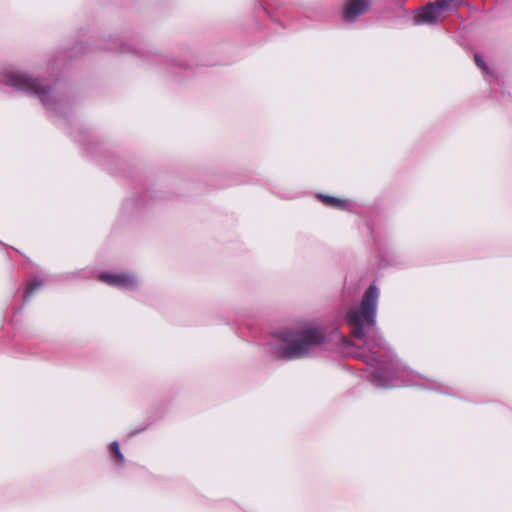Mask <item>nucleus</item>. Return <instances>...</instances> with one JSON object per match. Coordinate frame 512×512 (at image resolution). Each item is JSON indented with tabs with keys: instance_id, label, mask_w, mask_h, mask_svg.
I'll list each match as a JSON object with an SVG mask.
<instances>
[{
	"instance_id": "nucleus-9",
	"label": "nucleus",
	"mask_w": 512,
	"mask_h": 512,
	"mask_svg": "<svg viewBox=\"0 0 512 512\" xmlns=\"http://www.w3.org/2000/svg\"><path fill=\"white\" fill-rule=\"evenodd\" d=\"M320 198L323 201V203H325L326 205L335 207V208H339L342 210H349L351 208L350 201L346 200V199H340V198L324 196V195H321Z\"/></svg>"
},
{
	"instance_id": "nucleus-13",
	"label": "nucleus",
	"mask_w": 512,
	"mask_h": 512,
	"mask_svg": "<svg viewBox=\"0 0 512 512\" xmlns=\"http://www.w3.org/2000/svg\"><path fill=\"white\" fill-rule=\"evenodd\" d=\"M475 62L477 66L483 70V72L489 73L488 66L486 65V63L479 54H475Z\"/></svg>"
},
{
	"instance_id": "nucleus-7",
	"label": "nucleus",
	"mask_w": 512,
	"mask_h": 512,
	"mask_svg": "<svg viewBox=\"0 0 512 512\" xmlns=\"http://www.w3.org/2000/svg\"><path fill=\"white\" fill-rule=\"evenodd\" d=\"M440 16L439 8L434 4H429L418 10L414 16V21L418 25L435 24Z\"/></svg>"
},
{
	"instance_id": "nucleus-5",
	"label": "nucleus",
	"mask_w": 512,
	"mask_h": 512,
	"mask_svg": "<svg viewBox=\"0 0 512 512\" xmlns=\"http://www.w3.org/2000/svg\"><path fill=\"white\" fill-rule=\"evenodd\" d=\"M370 0H348L344 5L342 16L346 21H354L370 7Z\"/></svg>"
},
{
	"instance_id": "nucleus-1",
	"label": "nucleus",
	"mask_w": 512,
	"mask_h": 512,
	"mask_svg": "<svg viewBox=\"0 0 512 512\" xmlns=\"http://www.w3.org/2000/svg\"><path fill=\"white\" fill-rule=\"evenodd\" d=\"M323 341L324 333L313 325H307L296 333H284L281 336V342L274 346L273 353L277 358H300Z\"/></svg>"
},
{
	"instance_id": "nucleus-4",
	"label": "nucleus",
	"mask_w": 512,
	"mask_h": 512,
	"mask_svg": "<svg viewBox=\"0 0 512 512\" xmlns=\"http://www.w3.org/2000/svg\"><path fill=\"white\" fill-rule=\"evenodd\" d=\"M401 375L404 379H393L388 382L379 381L377 385L381 387L419 386L430 389L435 388V386L432 383H430L427 379L412 372L409 369L401 370Z\"/></svg>"
},
{
	"instance_id": "nucleus-2",
	"label": "nucleus",
	"mask_w": 512,
	"mask_h": 512,
	"mask_svg": "<svg viewBox=\"0 0 512 512\" xmlns=\"http://www.w3.org/2000/svg\"><path fill=\"white\" fill-rule=\"evenodd\" d=\"M380 290L371 284L365 291L359 306L352 308L346 318L352 333L357 338H364L370 328L376 326V313Z\"/></svg>"
},
{
	"instance_id": "nucleus-12",
	"label": "nucleus",
	"mask_w": 512,
	"mask_h": 512,
	"mask_svg": "<svg viewBox=\"0 0 512 512\" xmlns=\"http://www.w3.org/2000/svg\"><path fill=\"white\" fill-rule=\"evenodd\" d=\"M454 0H436L434 3L435 6L439 8V11L442 13L444 9H447Z\"/></svg>"
},
{
	"instance_id": "nucleus-3",
	"label": "nucleus",
	"mask_w": 512,
	"mask_h": 512,
	"mask_svg": "<svg viewBox=\"0 0 512 512\" xmlns=\"http://www.w3.org/2000/svg\"><path fill=\"white\" fill-rule=\"evenodd\" d=\"M5 83L17 90H22L40 98L44 105H48L49 93L47 90L40 89L38 82L27 75L19 73H9L5 76Z\"/></svg>"
},
{
	"instance_id": "nucleus-10",
	"label": "nucleus",
	"mask_w": 512,
	"mask_h": 512,
	"mask_svg": "<svg viewBox=\"0 0 512 512\" xmlns=\"http://www.w3.org/2000/svg\"><path fill=\"white\" fill-rule=\"evenodd\" d=\"M43 285V281L36 277L27 286L26 297L33 294L39 287Z\"/></svg>"
},
{
	"instance_id": "nucleus-6",
	"label": "nucleus",
	"mask_w": 512,
	"mask_h": 512,
	"mask_svg": "<svg viewBox=\"0 0 512 512\" xmlns=\"http://www.w3.org/2000/svg\"><path fill=\"white\" fill-rule=\"evenodd\" d=\"M100 279L110 285L124 289H131L137 284L136 278L129 274L103 273L100 275Z\"/></svg>"
},
{
	"instance_id": "nucleus-11",
	"label": "nucleus",
	"mask_w": 512,
	"mask_h": 512,
	"mask_svg": "<svg viewBox=\"0 0 512 512\" xmlns=\"http://www.w3.org/2000/svg\"><path fill=\"white\" fill-rule=\"evenodd\" d=\"M111 451L115 454L119 462L122 464L124 462V456L120 451V446L117 441H114L110 444Z\"/></svg>"
},
{
	"instance_id": "nucleus-8",
	"label": "nucleus",
	"mask_w": 512,
	"mask_h": 512,
	"mask_svg": "<svg viewBox=\"0 0 512 512\" xmlns=\"http://www.w3.org/2000/svg\"><path fill=\"white\" fill-rule=\"evenodd\" d=\"M383 345H384V339H383L381 333L378 330H376L374 335L372 336V338L365 341L363 348L366 351L370 352V354H371L370 360L374 361V360H376V355L378 353V351H374V348H380Z\"/></svg>"
}]
</instances>
